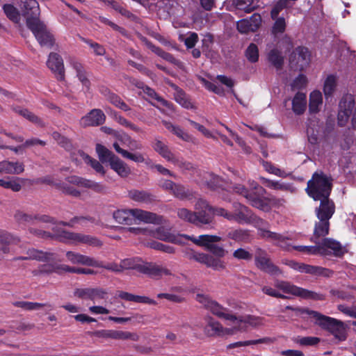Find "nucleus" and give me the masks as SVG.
I'll use <instances>...</instances> for the list:
<instances>
[{
  "instance_id": "obj_1",
  "label": "nucleus",
  "mask_w": 356,
  "mask_h": 356,
  "mask_svg": "<svg viewBox=\"0 0 356 356\" xmlns=\"http://www.w3.org/2000/svg\"><path fill=\"white\" fill-rule=\"evenodd\" d=\"M250 188L244 185L236 184L233 186V191L243 197L252 207L263 211H269L272 207L279 208L286 203L283 198L274 196L265 197V188L254 181H249Z\"/></svg>"
},
{
  "instance_id": "obj_2",
  "label": "nucleus",
  "mask_w": 356,
  "mask_h": 356,
  "mask_svg": "<svg viewBox=\"0 0 356 356\" xmlns=\"http://www.w3.org/2000/svg\"><path fill=\"white\" fill-rule=\"evenodd\" d=\"M332 188V179L323 172H316L307 181L306 191L314 200H320V204L333 202L329 198Z\"/></svg>"
},
{
  "instance_id": "obj_3",
  "label": "nucleus",
  "mask_w": 356,
  "mask_h": 356,
  "mask_svg": "<svg viewBox=\"0 0 356 356\" xmlns=\"http://www.w3.org/2000/svg\"><path fill=\"white\" fill-rule=\"evenodd\" d=\"M113 218L120 224L133 225L136 220L145 223L161 224L163 217L154 213L139 209H119L115 211Z\"/></svg>"
},
{
  "instance_id": "obj_4",
  "label": "nucleus",
  "mask_w": 356,
  "mask_h": 356,
  "mask_svg": "<svg viewBox=\"0 0 356 356\" xmlns=\"http://www.w3.org/2000/svg\"><path fill=\"white\" fill-rule=\"evenodd\" d=\"M335 212V204L334 202H327L325 204H320L315 209L318 220L315 222L314 229V237L318 238L325 236L329 234L330 219Z\"/></svg>"
},
{
  "instance_id": "obj_5",
  "label": "nucleus",
  "mask_w": 356,
  "mask_h": 356,
  "mask_svg": "<svg viewBox=\"0 0 356 356\" xmlns=\"http://www.w3.org/2000/svg\"><path fill=\"white\" fill-rule=\"evenodd\" d=\"M304 312L316 319L317 324L330 332L339 341L346 339V327L342 321L312 310L305 309Z\"/></svg>"
},
{
  "instance_id": "obj_6",
  "label": "nucleus",
  "mask_w": 356,
  "mask_h": 356,
  "mask_svg": "<svg viewBox=\"0 0 356 356\" xmlns=\"http://www.w3.org/2000/svg\"><path fill=\"white\" fill-rule=\"evenodd\" d=\"M275 286L284 293H290L305 299L323 300L325 298V296L323 294L298 287L284 281L277 280L275 282Z\"/></svg>"
},
{
  "instance_id": "obj_7",
  "label": "nucleus",
  "mask_w": 356,
  "mask_h": 356,
  "mask_svg": "<svg viewBox=\"0 0 356 356\" xmlns=\"http://www.w3.org/2000/svg\"><path fill=\"white\" fill-rule=\"evenodd\" d=\"M28 29L31 31L41 46L51 47L54 43L53 35L48 31L45 24L40 21L29 22Z\"/></svg>"
},
{
  "instance_id": "obj_8",
  "label": "nucleus",
  "mask_w": 356,
  "mask_h": 356,
  "mask_svg": "<svg viewBox=\"0 0 356 356\" xmlns=\"http://www.w3.org/2000/svg\"><path fill=\"white\" fill-rule=\"evenodd\" d=\"M254 261L256 266L266 273L277 275L281 273L279 268L270 261L266 252L260 248L255 249Z\"/></svg>"
},
{
  "instance_id": "obj_9",
  "label": "nucleus",
  "mask_w": 356,
  "mask_h": 356,
  "mask_svg": "<svg viewBox=\"0 0 356 356\" xmlns=\"http://www.w3.org/2000/svg\"><path fill=\"white\" fill-rule=\"evenodd\" d=\"M18 6L22 15L26 17V24L29 27V22L40 21V10L39 3L36 0H19Z\"/></svg>"
},
{
  "instance_id": "obj_10",
  "label": "nucleus",
  "mask_w": 356,
  "mask_h": 356,
  "mask_svg": "<svg viewBox=\"0 0 356 356\" xmlns=\"http://www.w3.org/2000/svg\"><path fill=\"white\" fill-rule=\"evenodd\" d=\"M59 236L63 241H70L74 243H84L94 247H100L102 245L97 238L80 233L63 231Z\"/></svg>"
},
{
  "instance_id": "obj_11",
  "label": "nucleus",
  "mask_w": 356,
  "mask_h": 356,
  "mask_svg": "<svg viewBox=\"0 0 356 356\" xmlns=\"http://www.w3.org/2000/svg\"><path fill=\"white\" fill-rule=\"evenodd\" d=\"M20 238L17 235L0 229V261L12 252V246L17 245Z\"/></svg>"
},
{
  "instance_id": "obj_12",
  "label": "nucleus",
  "mask_w": 356,
  "mask_h": 356,
  "mask_svg": "<svg viewBox=\"0 0 356 356\" xmlns=\"http://www.w3.org/2000/svg\"><path fill=\"white\" fill-rule=\"evenodd\" d=\"M318 244L321 255H333L337 257H341L345 253V250L341 243L332 238H325Z\"/></svg>"
},
{
  "instance_id": "obj_13",
  "label": "nucleus",
  "mask_w": 356,
  "mask_h": 356,
  "mask_svg": "<svg viewBox=\"0 0 356 356\" xmlns=\"http://www.w3.org/2000/svg\"><path fill=\"white\" fill-rule=\"evenodd\" d=\"M262 19L259 13H254L250 18L237 22L236 29L241 33L257 31L261 24Z\"/></svg>"
},
{
  "instance_id": "obj_14",
  "label": "nucleus",
  "mask_w": 356,
  "mask_h": 356,
  "mask_svg": "<svg viewBox=\"0 0 356 356\" xmlns=\"http://www.w3.org/2000/svg\"><path fill=\"white\" fill-rule=\"evenodd\" d=\"M92 334L99 338L122 340L130 339L134 341H138L139 339L138 335L136 333L113 330H97L94 332Z\"/></svg>"
},
{
  "instance_id": "obj_15",
  "label": "nucleus",
  "mask_w": 356,
  "mask_h": 356,
  "mask_svg": "<svg viewBox=\"0 0 356 356\" xmlns=\"http://www.w3.org/2000/svg\"><path fill=\"white\" fill-rule=\"evenodd\" d=\"M232 207L234 210L232 212V221L241 225H248L253 211L247 206L238 202H234Z\"/></svg>"
},
{
  "instance_id": "obj_16",
  "label": "nucleus",
  "mask_w": 356,
  "mask_h": 356,
  "mask_svg": "<svg viewBox=\"0 0 356 356\" xmlns=\"http://www.w3.org/2000/svg\"><path fill=\"white\" fill-rule=\"evenodd\" d=\"M310 55L307 47L299 46L295 49L289 57V61L291 65H294L296 68L302 70L306 67L310 60Z\"/></svg>"
},
{
  "instance_id": "obj_17",
  "label": "nucleus",
  "mask_w": 356,
  "mask_h": 356,
  "mask_svg": "<svg viewBox=\"0 0 356 356\" xmlns=\"http://www.w3.org/2000/svg\"><path fill=\"white\" fill-rule=\"evenodd\" d=\"M150 277L159 279L163 275H171L170 269L162 264L154 262H143L141 272Z\"/></svg>"
},
{
  "instance_id": "obj_18",
  "label": "nucleus",
  "mask_w": 356,
  "mask_h": 356,
  "mask_svg": "<svg viewBox=\"0 0 356 356\" xmlns=\"http://www.w3.org/2000/svg\"><path fill=\"white\" fill-rule=\"evenodd\" d=\"M66 181L68 184L91 189L96 193H102L105 190V187L100 183L76 175L67 177Z\"/></svg>"
},
{
  "instance_id": "obj_19",
  "label": "nucleus",
  "mask_w": 356,
  "mask_h": 356,
  "mask_svg": "<svg viewBox=\"0 0 356 356\" xmlns=\"http://www.w3.org/2000/svg\"><path fill=\"white\" fill-rule=\"evenodd\" d=\"M47 65L55 74L58 80H63L65 78V68L62 57L57 53L51 52L49 55Z\"/></svg>"
},
{
  "instance_id": "obj_20",
  "label": "nucleus",
  "mask_w": 356,
  "mask_h": 356,
  "mask_svg": "<svg viewBox=\"0 0 356 356\" xmlns=\"http://www.w3.org/2000/svg\"><path fill=\"white\" fill-rule=\"evenodd\" d=\"M66 257L72 264H81L92 267H102V263L92 257L81 254L78 252L68 251L66 252Z\"/></svg>"
},
{
  "instance_id": "obj_21",
  "label": "nucleus",
  "mask_w": 356,
  "mask_h": 356,
  "mask_svg": "<svg viewBox=\"0 0 356 356\" xmlns=\"http://www.w3.org/2000/svg\"><path fill=\"white\" fill-rule=\"evenodd\" d=\"M106 116L100 109H92L86 115L81 118L80 124L82 127L99 126L104 123Z\"/></svg>"
},
{
  "instance_id": "obj_22",
  "label": "nucleus",
  "mask_w": 356,
  "mask_h": 356,
  "mask_svg": "<svg viewBox=\"0 0 356 356\" xmlns=\"http://www.w3.org/2000/svg\"><path fill=\"white\" fill-rule=\"evenodd\" d=\"M202 210L195 212V219L193 224L197 226L208 225L213 221L212 210L213 207L209 206L206 202L202 201Z\"/></svg>"
},
{
  "instance_id": "obj_23",
  "label": "nucleus",
  "mask_w": 356,
  "mask_h": 356,
  "mask_svg": "<svg viewBox=\"0 0 356 356\" xmlns=\"http://www.w3.org/2000/svg\"><path fill=\"white\" fill-rule=\"evenodd\" d=\"M55 254L51 252H43L34 248L29 249L26 251V256L19 257L15 260H30L35 259L39 261H49L55 259Z\"/></svg>"
},
{
  "instance_id": "obj_24",
  "label": "nucleus",
  "mask_w": 356,
  "mask_h": 356,
  "mask_svg": "<svg viewBox=\"0 0 356 356\" xmlns=\"http://www.w3.org/2000/svg\"><path fill=\"white\" fill-rule=\"evenodd\" d=\"M293 268L298 270L301 273H309L314 275L330 277L333 273L332 270L327 268L305 264H296Z\"/></svg>"
},
{
  "instance_id": "obj_25",
  "label": "nucleus",
  "mask_w": 356,
  "mask_h": 356,
  "mask_svg": "<svg viewBox=\"0 0 356 356\" xmlns=\"http://www.w3.org/2000/svg\"><path fill=\"white\" fill-rule=\"evenodd\" d=\"M65 264L58 263H49L40 265L38 269L33 270L32 273L35 276H38L43 274L57 273L62 274L65 273Z\"/></svg>"
},
{
  "instance_id": "obj_26",
  "label": "nucleus",
  "mask_w": 356,
  "mask_h": 356,
  "mask_svg": "<svg viewBox=\"0 0 356 356\" xmlns=\"http://www.w3.org/2000/svg\"><path fill=\"white\" fill-rule=\"evenodd\" d=\"M208 310L217 317L229 321L232 323H234L235 320H237L236 316L230 313L228 309L223 307L216 301L211 303Z\"/></svg>"
},
{
  "instance_id": "obj_27",
  "label": "nucleus",
  "mask_w": 356,
  "mask_h": 356,
  "mask_svg": "<svg viewBox=\"0 0 356 356\" xmlns=\"http://www.w3.org/2000/svg\"><path fill=\"white\" fill-rule=\"evenodd\" d=\"M188 238L195 244L204 247L207 250L213 243H216L222 241V238L220 236L209 234L200 235L197 237L193 236H188Z\"/></svg>"
},
{
  "instance_id": "obj_28",
  "label": "nucleus",
  "mask_w": 356,
  "mask_h": 356,
  "mask_svg": "<svg viewBox=\"0 0 356 356\" xmlns=\"http://www.w3.org/2000/svg\"><path fill=\"white\" fill-rule=\"evenodd\" d=\"M258 236L261 238L275 241L276 245L282 248H286L288 238L278 233L271 232L268 228H265L260 231L258 233Z\"/></svg>"
},
{
  "instance_id": "obj_29",
  "label": "nucleus",
  "mask_w": 356,
  "mask_h": 356,
  "mask_svg": "<svg viewBox=\"0 0 356 356\" xmlns=\"http://www.w3.org/2000/svg\"><path fill=\"white\" fill-rule=\"evenodd\" d=\"M153 149L168 161L173 159L175 154L169 149L168 145L160 138H156L152 144Z\"/></svg>"
},
{
  "instance_id": "obj_30",
  "label": "nucleus",
  "mask_w": 356,
  "mask_h": 356,
  "mask_svg": "<svg viewBox=\"0 0 356 356\" xmlns=\"http://www.w3.org/2000/svg\"><path fill=\"white\" fill-rule=\"evenodd\" d=\"M268 61L277 70H281L284 63V58L281 51L273 48L267 54Z\"/></svg>"
},
{
  "instance_id": "obj_31",
  "label": "nucleus",
  "mask_w": 356,
  "mask_h": 356,
  "mask_svg": "<svg viewBox=\"0 0 356 356\" xmlns=\"http://www.w3.org/2000/svg\"><path fill=\"white\" fill-rule=\"evenodd\" d=\"M171 194L181 200H191L196 197V193L194 191L177 183Z\"/></svg>"
},
{
  "instance_id": "obj_32",
  "label": "nucleus",
  "mask_w": 356,
  "mask_h": 356,
  "mask_svg": "<svg viewBox=\"0 0 356 356\" xmlns=\"http://www.w3.org/2000/svg\"><path fill=\"white\" fill-rule=\"evenodd\" d=\"M307 108L305 93L298 92L292 100V110L296 115H302Z\"/></svg>"
},
{
  "instance_id": "obj_33",
  "label": "nucleus",
  "mask_w": 356,
  "mask_h": 356,
  "mask_svg": "<svg viewBox=\"0 0 356 356\" xmlns=\"http://www.w3.org/2000/svg\"><path fill=\"white\" fill-rule=\"evenodd\" d=\"M227 238L238 243H249L251 240L250 231L243 229H232L228 232Z\"/></svg>"
},
{
  "instance_id": "obj_34",
  "label": "nucleus",
  "mask_w": 356,
  "mask_h": 356,
  "mask_svg": "<svg viewBox=\"0 0 356 356\" xmlns=\"http://www.w3.org/2000/svg\"><path fill=\"white\" fill-rule=\"evenodd\" d=\"M111 168L121 177H127L131 174V169L123 161L116 156L110 163Z\"/></svg>"
},
{
  "instance_id": "obj_35",
  "label": "nucleus",
  "mask_w": 356,
  "mask_h": 356,
  "mask_svg": "<svg viewBox=\"0 0 356 356\" xmlns=\"http://www.w3.org/2000/svg\"><path fill=\"white\" fill-rule=\"evenodd\" d=\"M13 110L19 115L22 116L25 119L28 120L31 122L39 126V127H44L45 124L43 120L36 115H35L31 111H29L26 108H22L19 107H13Z\"/></svg>"
},
{
  "instance_id": "obj_36",
  "label": "nucleus",
  "mask_w": 356,
  "mask_h": 356,
  "mask_svg": "<svg viewBox=\"0 0 356 356\" xmlns=\"http://www.w3.org/2000/svg\"><path fill=\"white\" fill-rule=\"evenodd\" d=\"M206 321L207 324L204 328L205 333L210 337H220L222 330V325L221 323L214 320L211 316L207 317Z\"/></svg>"
},
{
  "instance_id": "obj_37",
  "label": "nucleus",
  "mask_w": 356,
  "mask_h": 356,
  "mask_svg": "<svg viewBox=\"0 0 356 356\" xmlns=\"http://www.w3.org/2000/svg\"><path fill=\"white\" fill-rule=\"evenodd\" d=\"M15 307H20L26 311H35L39 310L43 307H48L50 310L52 309V306L49 303H40L29 301H15L13 302Z\"/></svg>"
},
{
  "instance_id": "obj_38",
  "label": "nucleus",
  "mask_w": 356,
  "mask_h": 356,
  "mask_svg": "<svg viewBox=\"0 0 356 356\" xmlns=\"http://www.w3.org/2000/svg\"><path fill=\"white\" fill-rule=\"evenodd\" d=\"M143 41L145 42L147 47L151 49L152 51L162 58L163 59L174 63L175 58L170 53L165 51L162 48L154 45L152 42L149 41L146 38H143Z\"/></svg>"
},
{
  "instance_id": "obj_39",
  "label": "nucleus",
  "mask_w": 356,
  "mask_h": 356,
  "mask_svg": "<svg viewBox=\"0 0 356 356\" xmlns=\"http://www.w3.org/2000/svg\"><path fill=\"white\" fill-rule=\"evenodd\" d=\"M24 179L19 177H12L8 179H0V186L18 192L22 189Z\"/></svg>"
},
{
  "instance_id": "obj_40",
  "label": "nucleus",
  "mask_w": 356,
  "mask_h": 356,
  "mask_svg": "<svg viewBox=\"0 0 356 356\" xmlns=\"http://www.w3.org/2000/svg\"><path fill=\"white\" fill-rule=\"evenodd\" d=\"M323 104V97L320 90H312L309 96V111L317 113Z\"/></svg>"
},
{
  "instance_id": "obj_41",
  "label": "nucleus",
  "mask_w": 356,
  "mask_h": 356,
  "mask_svg": "<svg viewBox=\"0 0 356 356\" xmlns=\"http://www.w3.org/2000/svg\"><path fill=\"white\" fill-rule=\"evenodd\" d=\"M113 147L118 153L120 154L125 159H130L136 163H143L145 161L144 156L141 153L129 152L121 148L118 143L113 144Z\"/></svg>"
},
{
  "instance_id": "obj_42",
  "label": "nucleus",
  "mask_w": 356,
  "mask_h": 356,
  "mask_svg": "<svg viewBox=\"0 0 356 356\" xmlns=\"http://www.w3.org/2000/svg\"><path fill=\"white\" fill-rule=\"evenodd\" d=\"M129 197L139 202H149L154 200L153 195L145 191L131 190L129 192Z\"/></svg>"
},
{
  "instance_id": "obj_43",
  "label": "nucleus",
  "mask_w": 356,
  "mask_h": 356,
  "mask_svg": "<svg viewBox=\"0 0 356 356\" xmlns=\"http://www.w3.org/2000/svg\"><path fill=\"white\" fill-rule=\"evenodd\" d=\"M174 99L179 104L185 108L190 109L195 108L193 102L184 90H177L174 94Z\"/></svg>"
},
{
  "instance_id": "obj_44",
  "label": "nucleus",
  "mask_w": 356,
  "mask_h": 356,
  "mask_svg": "<svg viewBox=\"0 0 356 356\" xmlns=\"http://www.w3.org/2000/svg\"><path fill=\"white\" fill-rule=\"evenodd\" d=\"M3 10L6 17L14 23H19L20 21L19 11L13 4L5 3L3 6Z\"/></svg>"
},
{
  "instance_id": "obj_45",
  "label": "nucleus",
  "mask_w": 356,
  "mask_h": 356,
  "mask_svg": "<svg viewBox=\"0 0 356 356\" xmlns=\"http://www.w3.org/2000/svg\"><path fill=\"white\" fill-rule=\"evenodd\" d=\"M96 152L100 161L102 163L108 161L111 163V161L116 157L111 151L100 144L96 145Z\"/></svg>"
},
{
  "instance_id": "obj_46",
  "label": "nucleus",
  "mask_w": 356,
  "mask_h": 356,
  "mask_svg": "<svg viewBox=\"0 0 356 356\" xmlns=\"http://www.w3.org/2000/svg\"><path fill=\"white\" fill-rule=\"evenodd\" d=\"M14 218L15 221L22 225H35V217L33 214H29L24 213L22 211H17L14 214Z\"/></svg>"
},
{
  "instance_id": "obj_47",
  "label": "nucleus",
  "mask_w": 356,
  "mask_h": 356,
  "mask_svg": "<svg viewBox=\"0 0 356 356\" xmlns=\"http://www.w3.org/2000/svg\"><path fill=\"white\" fill-rule=\"evenodd\" d=\"M80 156L88 165H90L97 172L102 175H105V170L103 165L97 160L91 158L83 152H79Z\"/></svg>"
},
{
  "instance_id": "obj_48",
  "label": "nucleus",
  "mask_w": 356,
  "mask_h": 356,
  "mask_svg": "<svg viewBox=\"0 0 356 356\" xmlns=\"http://www.w3.org/2000/svg\"><path fill=\"white\" fill-rule=\"evenodd\" d=\"M273 341V340L269 337H265L257 340H250L245 341H238L233 343L229 344L227 348V349H232L241 346H246L250 345H255L258 343H270Z\"/></svg>"
},
{
  "instance_id": "obj_49",
  "label": "nucleus",
  "mask_w": 356,
  "mask_h": 356,
  "mask_svg": "<svg viewBox=\"0 0 356 356\" xmlns=\"http://www.w3.org/2000/svg\"><path fill=\"white\" fill-rule=\"evenodd\" d=\"M245 56L249 62L252 63H257L259 58L257 45L254 43H250L245 51Z\"/></svg>"
},
{
  "instance_id": "obj_50",
  "label": "nucleus",
  "mask_w": 356,
  "mask_h": 356,
  "mask_svg": "<svg viewBox=\"0 0 356 356\" xmlns=\"http://www.w3.org/2000/svg\"><path fill=\"white\" fill-rule=\"evenodd\" d=\"M122 272L124 270L135 269L141 272L143 262H139L136 259H126L120 261Z\"/></svg>"
},
{
  "instance_id": "obj_51",
  "label": "nucleus",
  "mask_w": 356,
  "mask_h": 356,
  "mask_svg": "<svg viewBox=\"0 0 356 356\" xmlns=\"http://www.w3.org/2000/svg\"><path fill=\"white\" fill-rule=\"evenodd\" d=\"M204 184L211 189H216L222 186V179L213 174H207L204 177Z\"/></svg>"
},
{
  "instance_id": "obj_52",
  "label": "nucleus",
  "mask_w": 356,
  "mask_h": 356,
  "mask_svg": "<svg viewBox=\"0 0 356 356\" xmlns=\"http://www.w3.org/2000/svg\"><path fill=\"white\" fill-rule=\"evenodd\" d=\"M237 324L247 323L252 327H257L262 324V318L254 316H237V320L235 322Z\"/></svg>"
},
{
  "instance_id": "obj_53",
  "label": "nucleus",
  "mask_w": 356,
  "mask_h": 356,
  "mask_svg": "<svg viewBox=\"0 0 356 356\" xmlns=\"http://www.w3.org/2000/svg\"><path fill=\"white\" fill-rule=\"evenodd\" d=\"M275 21L272 29L271 33L273 35L278 33H283L286 28V23L284 17H277V18L272 19Z\"/></svg>"
},
{
  "instance_id": "obj_54",
  "label": "nucleus",
  "mask_w": 356,
  "mask_h": 356,
  "mask_svg": "<svg viewBox=\"0 0 356 356\" xmlns=\"http://www.w3.org/2000/svg\"><path fill=\"white\" fill-rule=\"evenodd\" d=\"M291 5L287 3L286 0H279L277 1L272 8L270 11L271 19L277 18L280 13L285 8H290Z\"/></svg>"
},
{
  "instance_id": "obj_55",
  "label": "nucleus",
  "mask_w": 356,
  "mask_h": 356,
  "mask_svg": "<svg viewBox=\"0 0 356 356\" xmlns=\"http://www.w3.org/2000/svg\"><path fill=\"white\" fill-rule=\"evenodd\" d=\"M95 221V218L93 217H91L90 216H75L72 218L70 220V225H79L81 227H87L88 224L90 223H94Z\"/></svg>"
},
{
  "instance_id": "obj_56",
  "label": "nucleus",
  "mask_w": 356,
  "mask_h": 356,
  "mask_svg": "<svg viewBox=\"0 0 356 356\" xmlns=\"http://www.w3.org/2000/svg\"><path fill=\"white\" fill-rule=\"evenodd\" d=\"M55 186L60 190L63 193L78 197L81 195V192L75 188L69 186L67 183L60 182L55 184Z\"/></svg>"
},
{
  "instance_id": "obj_57",
  "label": "nucleus",
  "mask_w": 356,
  "mask_h": 356,
  "mask_svg": "<svg viewBox=\"0 0 356 356\" xmlns=\"http://www.w3.org/2000/svg\"><path fill=\"white\" fill-rule=\"evenodd\" d=\"M81 40L87 44L91 49H93V52L97 56H104L106 54V49L103 45L92 41V40L82 38Z\"/></svg>"
},
{
  "instance_id": "obj_58",
  "label": "nucleus",
  "mask_w": 356,
  "mask_h": 356,
  "mask_svg": "<svg viewBox=\"0 0 356 356\" xmlns=\"http://www.w3.org/2000/svg\"><path fill=\"white\" fill-rule=\"evenodd\" d=\"M234 3L237 9L245 11L246 13H250L254 10L252 6L253 0H234Z\"/></svg>"
},
{
  "instance_id": "obj_59",
  "label": "nucleus",
  "mask_w": 356,
  "mask_h": 356,
  "mask_svg": "<svg viewBox=\"0 0 356 356\" xmlns=\"http://www.w3.org/2000/svg\"><path fill=\"white\" fill-rule=\"evenodd\" d=\"M248 224L253 225L257 229L258 233L264 229L269 227L268 222L257 216L254 212Z\"/></svg>"
},
{
  "instance_id": "obj_60",
  "label": "nucleus",
  "mask_w": 356,
  "mask_h": 356,
  "mask_svg": "<svg viewBox=\"0 0 356 356\" xmlns=\"http://www.w3.org/2000/svg\"><path fill=\"white\" fill-rule=\"evenodd\" d=\"M170 162L176 165L181 171L192 170L194 169V166L191 163L184 160L183 158L177 157L175 155L173 156V159Z\"/></svg>"
},
{
  "instance_id": "obj_61",
  "label": "nucleus",
  "mask_w": 356,
  "mask_h": 356,
  "mask_svg": "<svg viewBox=\"0 0 356 356\" xmlns=\"http://www.w3.org/2000/svg\"><path fill=\"white\" fill-rule=\"evenodd\" d=\"M164 124L168 129L172 131L182 140L185 141H189L191 140V136L187 133L184 132L180 127L174 126L171 123L167 122H165Z\"/></svg>"
},
{
  "instance_id": "obj_62",
  "label": "nucleus",
  "mask_w": 356,
  "mask_h": 356,
  "mask_svg": "<svg viewBox=\"0 0 356 356\" xmlns=\"http://www.w3.org/2000/svg\"><path fill=\"white\" fill-rule=\"evenodd\" d=\"M293 341L301 346H307L317 344L320 341V339L314 337H298L295 338Z\"/></svg>"
},
{
  "instance_id": "obj_63",
  "label": "nucleus",
  "mask_w": 356,
  "mask_h": 356,
  "mask_svg": "<svg viewBox=\"0 0 356 356\" xmlns=\"http://www.w3.org/2000/svg\"><path fill=\"white\" fill-rule=\"evenodd\" d=\"M264 180V183L266 186L274 190H280L282 191H290L291 186L289 184H285L283 183H280L279 181H274L269 179H263Z\"/></svg>"
},
{
  "instance_id": "obj_64",
  "label": "nucleus",
  "mask_w": 356,
  "mask_h": 356,
  "mask_svg": "<svg viewBox=\"0 0 356 356\" xmlns=\"http://www.w3.org/2000/svg\"><path fill=\"white\" fill-rule=\"evenodd\" d=\"M177 213L180 219L193 224L195 212H192L185 208H181L179 209Z\"/></svg>"
}]
</instances>
